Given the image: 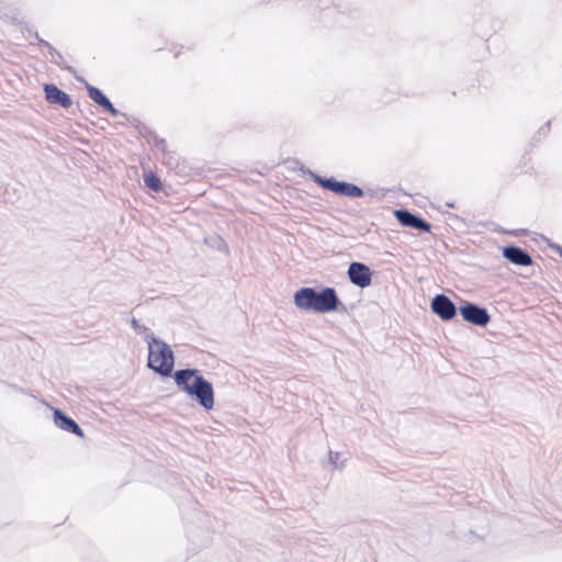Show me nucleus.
Masks as SVG:
<instances>
[{
  "mask_svg": "<svg viewBox=\"0 0 562 562\" xmlns=\"http://www.w3.org/2000/svg\"><path fill=\"white\" fill-rule=\"evenodd\" d=\"M314 180L316 183H318L323 188L330 190L337 194L347 195V196H361L363 194L362 189H360L359 187H357L352 183L339 182L333 178L324 179L319 176H315Z\"/></svg>",
  "mask_w": 562,
  "mask_h": 562,
  "instance_id": "4",
  "label": "nucleus"
},
{
  "mask_svg": "<svg viewBox=\"0 0 562 562\" xmlns=\"http://www.w3.org/2000/svg\"><path fill=\"white\" fill-rule=\"evenodd\" d=\"M175 381L179 389L190 396H195L199 403L205 409H212L214 406V392L212 384L203 379L193 369L178 370L175 373Z\"/></svg>",
  "mask_w": 562,
  "mask_h": 562,
  "instance_id": "1",
  "label": "nucleus"
},
{
  "mask_svg": "<svg viewBox=\"0 0 562 562\" xmlns=\"http://www.w3.org/2000/svg\"><path fill=\"white\" fill-rule=\"evenodd\" d=\"M503 255L506 259L517 266L527 267L532 263L531 257L525 250L516 246L505 247Z\"/></svg>",
  "mask_w": 562,
  "mask_h": 562,
  "instance_id": "10",
  "label": "nucleus"
},
{
  "mask_svg": "<svg viewBox=\"0 0 562 562\" xmlns=\"http://www.w3.org/2000/svg\"><path fill=\"white\" fill-rule=\"evenodd\" d=\"M44 91L49 103L59 104L66 109L72 104L70 97L55 85H45Z\"/></svg>",
  "mask_w": 562,
  "mask_h": 562,
  "instance_id": "9",
  "label": "nucleus"
},
{
  "mask_svg": "<svg viewBox=\"0 0 562 562\" xmlns=\"http://www.w3.org/2000/svg\"><path fill=\"white\" fill-rule=\"evenodd\" d=\"M132 326L135 330H137L138 333H145V331H148V328L145 327V326H142L137 319H133L132 321Z\"/></svg>",
  "mask_w": 562,
  "mask_h": 562,
  "instance_id": "14",
  "label": "nucleus"
},
{
  "mask_svg": "<svg viewBox=\"0 0 562 562\" xmlns=\"http://www.w3.org/2000/svg\"><path fill=\"white\" fill-rule=\"evenodd\" d=\"M54 422L60 429L72 432L79 437H83V431L78 424L70 417L64 415L59 409H55L54 412Z\"/></svg>",
  "mask_w": 562,
  "mask_h": 562,
  "instance_id": "11",
  "label": "nucleus"
},
{
  "mask_svg": "<svg viewBox=\"0 0 562 562\" xmlns=\"http://www.w3.org/2000/svg\"><path fill=\"white\" fill-rule=\"evenodd\" d=\"M294 303L301 310L327 313L337 308L338 297L333 288H325L319 293L312 288H302L294 294Z\"/></svg>",
  "mask_w": 562,
  "mask_h": 562,
  "instance_id": "2",
  "label": "nucleus"
},
{
  "mask_svg": "<svg viewBox=\"0 0 562 562\" xmlns=\"http://www.w3.org/2000/svg\"><path fill=\"white\" fill-rule=\"evenodd\" d=\"M431 310L443 321L452 319L457 313L452 301L443 294H438L432 299Z\"/></svg>",
  "mask_w": 562,
  "mask_h": 562,
  "instance_id": "6",
  "label": "nucleus"
},
{
  "mask_svg": "<svg viewBox=\"0 0 562 562\" xmlns=\"http://www.w3.org/2000/svg\"><path fill=\"white\" fill-rule=\"evenodd\" d=\"M144 182L146 187L156 192L160 191L162 188L159 177L156 176L153 171L145 172Z\"/></svg>",
  "mask_w": 562,
  "mask_h": 562,
  "instance_id": "13",
  "label": "nucleus"
},
{
  "mask_svg": "<svg viewBox=\"0 0 562 562\" xmlns=\"http://www.w3.org/2000/svg\"><path fill=\"white\" fill-rule=\"evenodd\" d=\"M148 344V367L161 375H169L173 369L175 359L171 348L150 334L146 335Z\"/></svg>",
  "mask_w": 562,
  "mask_h": 562,
  "instance_id": "3",
  "label": "nucleus"
},
{
  "mask_svg": "<svg viewBox=\"0 0 562 562\" xmlns=\"http://www.w3.org/2000/svg\"><path fill=\"white\" fill-rule=\"evenodd\" d=\"M348 276L350 281L360 288H366L371 284L372 273L364 263L352 262L348 268Z\"/></svg>",
  "mask_w": 562,
  "mask_h": 562,
  "instance_id": "7",
  "label": "nucleus"
},
{
  "mask_svg": "<svg viewBox=\"0 0 562 562\" xmlns=\"http://www.w3.org/2000/svg\"><path fill=\"white\" fill-rule=\"evenodd\" d=\"M394 216L403 226L412 227L427 233L430 232L431 226L429 223L412 214L407 210H396L394 211Z\"/></svg>",
  "mask_w": 562,
  "mask_h": 562,
  "instance_id": "8",
  "label": "nucleus"
},
{
  "mask_svg": "<svg viewBox=\"0 0 562 562\" xmlns=\"http://www.w3.org/2000/svg\"><path fill=\"white\" fill-rule=\"evenodd\" d=\"M460 313L467 322L477 326H485L491 319V316L485 308L472 303L462 305L460 307Z\"/></svg>",
  "mask_w": 562,
  "mask_h": 562,
  "instance_id": "5",
  "label": "nucleus"
},
{
  "mask_svg": "<svg viewBox=\"0 0 562 562\" xmlns=\"http://www.w3.org/2000/svg\"><path fill=\"white\" fill-rule=\"evenodd\" d=\"M88 94L97 104L102 106L105 111H108L111 114H116L115 108L110 102V100L102 93L101 90H99L95 87H89Z\"/></svg>",
  "mask_w": 562,
  "mask_h": 562,
  "instance_id": "12",
  "label": "nucleus"
}]
</instances>
